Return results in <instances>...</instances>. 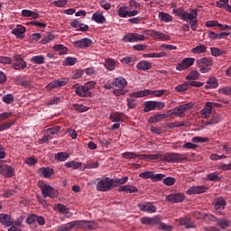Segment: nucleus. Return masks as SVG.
<instances>
[{
	"instance_id": "f3484780",
	"label": "nucleus",
	"mask_w": 231,
	"mask_h": 231,
	"mask_svg": "<svg viewBox=\"0 0 231 231\" xmlns=\"http://www.w3.org/2000/svg\"><path fill=\"white\" fill-rule=\"evenodd\" d=\"M15 171H14V168L11 166H8L7 164H2L0 165V174L5 176V178H13Z\"/></svg>"
},
{
	"instance_id": "8fccbe9b",
	"label": "nucleus",
	"mask_w": 231,
	"mask_h": 231,
	"mask_svg": "<svg viewBox=\"0 0 231 231\" xmlns=\"http://www.w3.org/2000/svg\"><path fill=\"white\" fill-rule=\"evenodd\" d=\"M217 226H220V228L222 229L228 228V226H230V221L226 219H219L217 220Z\"/></svg>"
},
{
	"instance_id": "20e7f679",
	"label": "nucleus",
	"mask_w": 231,
	"mask_h": 231,
	"mask_svg": "<svg viewBox=\"0 0 231 231\" xmlns=\"http://www.w3.org/2000/svg\"><path fill=\"white\" fill-rule=\"evenodd\" d=\"M38 187L41 189L43 198H51V199H55V198L59 196V191L49 184L41 182Z\"/></svg>"
},
{
	"instance_id": "ea45409f",
	"label": "nucleus",
	"mask_w": 231,
	"mask_h": 231,
	"mask_svg": "<svg viewBox=\"0 0 231 231\" xmlns=\"http://www.w3.org/2000/svg\"><path fill=\"white\" fill-rule=\"evenodd\" d=\"M123 116H124L123 113L115 112L110 115L109 120H111V122H122Z\"/></svg>"
},
{
	"instance_id": "6e6d98bb",
	"label": "nucleus",
	"mask_w": 231,
	"mask_h": 231,
	"mask_svg": "<svg viewBox=\"0 0 231 231\" xmlns=\"http://www.w3.org/2000/svg\"><path fill=\"white\" fill-rule=\"evenodd\" d=\"M73 109H75V111H79V113H86L89 107L84 105H73Z\"/></svg>"
},
{
	"instance_id": "69168bd1",
	"label": "nucleus",
	"mask_w": 231,
	"mask_h": 231,
	"mask_svg": "<svg viewBox=\"0 0 231 231\" xmlns=\"http://www.w3.org/2000/svg\"><path fill=\"white\" fill-rule=\"evenodd\" d=\"M125 192L128 194H134V193L138 192V189L132 185H126Z\"/></svg>"
},
{
	"instance_id": "4c0bfd02",
	"label": "nucleus",
	"mask_w": 231,
	"mask_h": 231,
	"mask_svg": "<svg viewBox=\"0 0 231 231\" xmlns=\"http://www.w3.org/2000/svg\"><path fill=\"white\" fill-rule=\"evenodd\" d=\"M128 9H129V7H127V6L119 7V9L117 10V14L119 15V17H123V19L129 17V10Z\"/></svg>"
},
{
	"instance_id": "2eb2a0df",
	"label": "nucleus",
	"mask_w": 231,
	"mask_h": 231,
	"mask_svg": "<svg viewBox=\"0 0 231 231\" xmlns=\"http://www.w3.org/2000/svg\"><path fill=\"white\" fill-rule=\"evenodd\" d=\"M167 201L171 203H181L185 200V194L183 193H172L166 197Z\"/></svg>"
},
{
	"instance_id": "f8f14e48",
	"label": "nucleus",
	"mask_w": 231,
	"mask_h": 231,
	"mask_svg": "<svg viewBox=\"0 0 231 231\" xmlns=\"http://www.w3.org/2000/svg\"><path fill=\"white\" fill-rule=\"evenodd\" d=\"M77 228H85L86 230H97L98 228V225L93 221H86V220H76Z\"/></svg>"
},
{
	"instance_id": "aec40b11",
	"label": "nucleus",
	"mask_w": 231,
	"mask_h": 231,
	"mask_svg": "<svg viewBox=\"0 0 231 231\" xmlns=\"http://www.w3.org/2000/svg\"><path fill=\"white\" fill-rule=\"evenodd\" d=\"M0 223L4 225V226H14V219H12V216L1 213L0 214Z\"/></svg>"
},
{
	"instance_id": "1a4fd4ad",
	"label": "nucleus",
	"mask_w": 231,
	"mask_h": 231,
	"mask_svg": "<svg viewBox=\"0 0 231 231\" xmlns=\"http://www.w3.org/2000/svg\"><path fill=\"white\" fill-rule=\"evenodd\" d=\"M192 107H194V103H186L184 105H180L178 107L174 108V116L183 118L185 116V113H187L189 109H192Z\"/></svg>"
},
{
	"instance_id": "de8ad7c7",
	"label": "nucleus",
	"mask_w": 231,
	"mask_h": 231,
	"mask_svg": "<svg viewBox=\"0 0 231 231\" xmlns=\"http://www.w3.org/2000/svg\"><path fill=\"white\" fill-rule=\"evenodd\" d=\"M198 79H199V72H198V70L190 71L186 77V80H198Z\"/></svg>"
},
{
	"instance_id": "423d86ee",
	"label": "nucleus",
	"mask_w": 231,
	"mask_h": 231,
	"mask_svg": "<svg viewBox=\"0 0 231 231\" xmlns=\"http://www.w3.org/2000/svg\"><path fill=\"white\" fill-rule=\"evenodd\" d=\"M114 183L115 180L113 179H109V177L101 179L97 184V190L99 192H107L113 189Z\"/></svg>"
},
{
	"instance_id": "09e8293b",
	"label": "nucleus",
	"mask_w": 231,
	"mask_h": 231,
	"mask_svg": "<svg viewBox=\"0 0 231 231\" xmlns=\"http://www.w3.org/2000/svg\"><path fill=\"white\" fill-rule=\"evenodd\" d=\"M193 143H207V142H210V139L208 137H199L196 136L191 139Z\"/></svg>"
},
{
	"instance_id": "4be33fe9",
	"label": "nucleus",
	"mask_w": 231,
	"mask_h": 231,
	"mask_svg": "<svg viewBox=\"0 0 231 231\" xmlns=\"http://www.w3.org/2000/svg\"><path fill=\"white\" fill-rule=\"evenodd\" d=\"M79 225V222L77 220L69 222L67 224H64L60 226H59L56 231H69L73 230V228H77V226Z\"/></svg>"
},
{
	"instance_id": "7c9ffc66",
	"label": "nucleus",
	"mask_w": 231,
	"mask_h": 231,
	"mask_svg": "<svg viewBox=\"0 0 231 231\" xmlns=\"http://www.w3.org/2000/svg\"><path fill=\"white\" fill-rule=\"evenodd\" d=\"M105 68L108 69V71H114L116 68V61L111 58H108L105 60Z\"/></svg>"
},
{
	"instance_id": "603ef678",
	"label": "nucleus",
	"mask_w": 231,
	"mask_h": 231,
	"mask_svg": "<svg viewBox=\"0 0 231 231\" xmlns=\"http://www.w3.org/2000/svg\"><path fill=\"white\" fill-rule=\"evenodd\" d=\"M210 50L213 57H221V55H225V51H221L219 48L211 47Z\"/></svg>"
},
{
	"instance_id": "79ce46f5",
	"label": "nucleus",
	"mask_w": 231,
	"mask_h": 231,
	"mask_svg": "<svg viewBox=\"0 0 231 231\" xmlns=\"http://www.w3.org/2000/svg\"><path fill=\"white\" fill-rule=\"evenodd\" d=\"M154 109H156L154 101L144 102L143 113H149V111H154Z\"/></svg>"
},
{
	"instance_id": "4468645a",
	"label": "nucleus",
	"mask_w": 231,
	"mask_h": 231,
	"mask_svg": "<svg viewBox=\"0 0 231 231\" xmlns=\"http://www.w3.org/2000/svg\"><path fill=\"white\" fill-rule=\"evenodd\" d=\"M68 84V80L66 79H57L50 82L47 86L46 88L49 91H53V89H57L59 88H62Z\"/></svg>"
},
{
	"instance_id": "c756f323",
	"label": "nucleus",
	"mask_w": 231,
	"mask_h": 231,
	"mask_svg": "<svg viewBox=\"0 0 231 231\" xmlns=\"http://www.w3.org/2000/svg\"><path fill=\"white\" fill-rule=\"evenodd\" d=\"M223 120V117H221V115L219 114H213L210 120L206 122V125H217L219 122Z\"/></svg>"
},
{
	"instance_id": "f257e3e1",
	"label": "nucleus",
	"mask_w": 231,
	"mask_h": 231,
	"mask_svg": "<svg viewBox=\"0 0 231 231\" xmlns=\"http://www.w3.org/2000/svg\"><path fill=\"white\" fill-rule=\"evenodd\" d=\"M176 17H180L181 21L189 23L182 25L184 32H189L191 28L193 32L198 30V10L192 9L190 13L185 11L183 7L175 8L172 10Z\"/></svg>"
},
{
	"instance_id": "c03bdc74",
	"label": "nucleus",
	"mask_w": 231,
	"mask_h": 231,
	"mask_svg": "<svg viewBox=\"0 0 231 231\" xmlns=\"http://www.w3.org/2000/svg\"><path fill=\"white\" fill-rule=\"evenodd\" d=\"M31 62H32V64H44V56L42 55H37V56H33L31 58Z\"/></svg>"
},
{
	"instance_id": "7ed1b4c3",
	"label": "nucleus",
	"mask_w": 231,
	"mask_h": 231,
	"mask_svg": "<svg viewBox=\"0 0 231 231\" xmlns=\"http://www.w3.org/2000/svg\"><path fill=\"white\" fill-rule=\"evenodd\" d=\"M95 86H97V82L89 81L82 87H79V85H74L73 89H75V93L76 95H78V97H93V92H91V89H94Z\"/></svg>"
},
{
	"instance_id": "473e14b6",
	"label": "nucleus",
	"mask_w": 231,
	"mask_h": 231,
	"mask_svg": "<svg viewBox=\"0 0 231 231\" xmlns=\"http://www.w3.org/2000/svg\"><path fill=\"white\" fill-rule=\"evenodd\" d=\"M219 86V83H217V79L216 78H210L207 81V85L205 86V89H216Z\"/></svg>"
},
{
	"instance_id": "f03ea898",
	"label": "nucleus",
	"mask_w": 231,
	"mask_h": 231,
	"mask_svg": "<svg viewBox=\"0 0 231 231\" xmlns=\"http://www.w3.org/2000/svg\"><path fill=\"white\" fill-rule=\"evenodd\" d=\"M127 79L124 77H117L113 79L112 86H113V95L115 97H122L127 93L125 88H127Z\"/></svg>"
},
{
	"instance_id": "3c124183",
	"label": "nucleus",
	"mask_w": 231,
	"mask_h": 231,
	"mask_svg": "<svg viewBox=\"0 0 231 231\" xmlns=\"http://www.w3.org/2000/svg\"><path fill=\"white\" fill-rule=\"evenodd\" d=\"M14 97L12 94H6L5 96H3L2 97V101L5 103V104H14Z\"/></svg>"
},
{
	"instance_id": "37998d69",
	"label": "nucleus",
	"mask_w": 231,
	"mask_h": 231,
	"mask_svg": "<svg viewBox=\"0 0 231 231\" xmlns=\"http://www.w3.org/2000/svg\"><path fill=\"white\" fill-rule=\"evenodd\" d=\"M53 50L59 51L60 55H66V53H68V48L62 44L54 45Z\"/></svg>"
},
{
	"instance_id": "bf43d9fd",
	"label": "nucleus",
	"mask_w": 231,
	"mask_h": 231,
	"mask_svg": "<svg viewBox=\"0 0 231 231\" xmlns=\"http://www.w3.org/2000/svg\"><path fill=\"white\" fill-rule=\"evenodd\" d=\"M163 178H165V174H163V173H157V174L153 173L152 181L156 183L158 181H162V180H163Z\"/></svg>"
},
{
	"instance_id": "5701e85b",
	"label": "nucleus",
	"mask_w": 231,
	"mask_h": 231,
	"mask_svg": "<svg viewBox=\"0 0 231 231\" xmlns=\"http://www.w3.org/2000/svg\"><path fill=\"white\" fill-rule=\"evenodd\" d=\"M179 225L185 226L186 228H196V224H194L189 217L180 218Z\"/></svg>"
},
{
	"instance_id": "72a5a7b5",
	"label": "nucleus",
	"mask_w": 231,
	"mask_h": 231,
	"mask_svg": "<svg viewBox=\"0 0 231 231\" xmlns=\"http://www.w3.org/2000/svg\"><path fill=\"white\" fill-rule=\"evenodd\" d=\"M167 54L165 53V51H162V52H152V53H148V54H143V57H144V59H162L163 57H166Z\"/></svg>"
},
{
	"instance_id": "cd10ccee",
	"label": "nucleus",
	"mask_w": 231,
	"mask_h": 231,
	"mask_svg": "<svg viewBox=\"0 0 231 231\" xmlns=\"http://www.w3.org/2000/svg\"><path fill=\"white\" fill-rule=\"evenodd\" d=\"M39 171L42 174L43 178H51L55 173L53 169L51 167H42Z\"/></svg>"
},
{
	"instance_id": "6e6552de",
	"label": "nucleus",
	"mask_w": 231,
	"mask_h": 231,
	"mask_svg": "<svg viewBox=\"0 0 231 231\" xmlns=\"http://www.w3.org/2000/svg\"><path fill=\"white\" fill-rule=\"evenodd\" d=\"M142 41H145V36L137 32H127L123 37V42H140Z\"/></svg>"
},
{
	"instance_id": "58836bf2",
	"label": "nucleus",
	"mask_w": 231,
	"mask_h": 231,
	"mask_svg": "<svg viewBox=\"0 0 231 231\" xmlns=\"http://www.w3.org/2000/svg\"><path fill=\"white\" fill-rule=\"evenodd\" d=\"M65 167H67V169H80V167H82V162H78L75 161H70V162H65Z\"/></svg>"
},
{
	"instance_id": "b1692460",
	"label": "nucleus",
	"mask_w": 231,
	"mask_h": 231,
	"mask_svg": "<svg viewBox=\"0 0 231 231\" xmlns=\"http://www.w3.org/2000/svg\"><path fill=\"white\" fill-rule=\"evenodd\" d=\"M136 68L140 71H149L152 68V63L147 60H142L136 65Z\"/></svg>"
},
{
	"instance_id": "0eeeda50",
	"label": "nucleus",
	"mask_w": 231,
	"mask_h": 231,
	"mask_svg": "<svg viewBox=\"0 0 231 231\" xmlns=\"http://www.w3.org/2000/svg\"><path fill=\"white\" fill-rule=\"evenodd\" d=\"M214 64L212 58H201L197 60V65L200 68V73H208L210 71V66Z\"/></svg>"
},
{
	"instance_id": "c85d7f7f",
	"label": "nucleus",
	"mask_w": 231,
	"mask_h": 231,
	"mask_svg": "<svg viewBox=\"0 0 231 231\" xmlns=\"http://www.w3.org/2000/svg\"><path fill=\"white\" fill-rule=\"evenodd\" d=\"M92 21H95L97 24H104L106 23V17L102 13H94L92 15Z\"/></svg>"
},
{
	"instance_id": "a878e982",
	"label": "nucleus",
	"mask_w": 231,
	"mask_h": 231,
	"mask_svg": "<svg viewBox=\"0 0 231 231\" xmlns=\"http://www.w3.org/2000/svg\"><path fill=\"white\" fill-rule=\"evenodd\" d=\"M207 45L199 43V45L191 49V53H195V55H201V53H207Z\"/></svg>"
},
{
	"instance_id": "e2e57ef3",
	"label": "nucleus",
	"mask_w": 231,
	"mask_h": 231,
	"mask_svg": "<svg viewBox=\"0 0 231 231\" xmlns=\"http://www.w3.org/2000/svg\"><path fill=\"white\" fill-rule=\"evenodd\" d=\"M121 62L123 64H130V66H133L134 64V58L132 57H125L121 60Z\"/></svg>"
},
{
	"instance_id": "c9c22d12",
	"label": "nucleus",
	"mask_w": 231,
	"mask_h": 231,
	"mask_svg": "<svg viewBox=\"0 0 231 231\" xmlns=\"http://www.w3.org/2000/svg\"><path fill=\"white\" fill-rule=\"evenodd\" d=\"M202 118H210V115H212V107L208 106V103H206L205 107L200 112Z\"/></svg>"
},
{
	"instance_id": "a211bd4d",
	"label": "nucleus",
	"mask_w": 231,
	"mask_h": 231,
	"mask_svg": "<svg viewBox=\"0 0 231 231\" xmlns=\"http://www.w3.org/2000/svg\"><path fill=\"white\" fill-rule=\"evenodd\" d=\"M28 66V64L21 58V56H15L14 60L13 61V67L21 71V69H24Z\"/></svg>"
},
{
	"instance_id": "0e129e2a",
	"label": "nucleus",
	"mask_w": 231,
	"mask_h": 231,
	"mask_svg": "<svg viewBox=\"0 0 231 231\" xmlns=\"http://www.w3.org/2000/svg\"><path fill=\"white\" fill-rule=\"evenodd\" d=\"M218 93H221V95H227V96H230V95H231V87H224V88H221L218 90Z\"/></svg>"
},
{
	"instance_id": "13d9d810",
	"label": "nucleus",
	"mask_w": 231,
	"mask_h": 231,
	"mask_svg": "<svg viewBox=\"0 0 231 231\" xmlns=\"http://www.w3.org/2000/svg\"><path fill=\"white\" fill-rule=\"evenodd\" d=\"M52 5H54V6H57L58 8H64V6L68 5V0H57L52 2Z\"/></svg>"
},
{
	"instance_id": "a18cd8bd",
	"label": "nucleus",
	"mask_w": 231,
	"mask_h": 231,
	"mask_svg": "<svg viewBox=\"0 0 231 231\" xmlns=\"http://www.w3.org/2000/svg\"><path fill=\"white\" fill-rule=\"evenodd\" d=\"M206 180L208 181H220L219 172H213L207 175Z\"/></svg>"
},
{
	"instance_id": "39448f33",
	"label": "nucleus",
	"mask_w": 231,
	"mask_h": 231,
	"mask_svg": "<svg viewBox=\"0 0 231 231\" xmlns=\"http://www.w3.org/2000/svg\"><path fill=\"white\" fill-rule=\"evenodd\" d=\"M149 95H153L154 97H163L165 95V90L161 89V90H140L137 92H133L130 94V97H133L134 98H142L143 97H147Z\"/></svg>"
},
{
	"instance_id": "680f3d73",
	"label": "nucleus",
	"mask_w": 231,
	"mask_h": 231,
	"mask_svg": "<svg viewBox=\"0 0 231 231\" xmlns=\"http://www.w3.org/2000/svg\"><path fill=\"white\" fill-rule=\"evenodd\" d=\"M57 210H59L61 214H69V209L63 204H58Z\"/></svg>"
},
{
	"instance_id": "f704fd0d",
	"label": "nucleus",
	"mask_w": 231,
	"mask_h": 231,
	"mask_svg": "<svg viewBox=\"0 0 231 231\" xmlns=\"http://www.w3.org/2000/svg\"><path fill=\"white\" fill-rule=\"evenodd\" d=\"M190 89V85H189V81L184 82L183 84L178 85L175 87V91L177 93H185Z\"/></svg>"
},
{
	"instance_id": "9d476101",
	"label": "nucleus",
	"mask_w": 231,
	"mask_h": 231,
	"mask_svg": "<svg viewBox=\"0 0 231 231\" xmlns=\"http://www.w3.org/2000/svg\"><path fill=\"white\" fill-rule=\"evenodd\" d=\"M194 62H196V59L185 58L176 65L175 69H177L178 71H185V69H189V68H190V66H192Z\"/></svg>"
},
{
	"instance_id": "052dcab7",
	"label": "nucleus",
	"mask_w": 231,
	"mask_h": 231,
	"mask_svg": "<svg viewBox=\"0 0 231 231\" xmlns=\"http://www.w3.org/2000/svg\"><path fill=\"white\" fill-rule=\"evenodd\" d=\"M62 98V97H54L47 103V106H57V104H59Z\"/></svg>"
},
{
	"instance_id": "2f4dec72",
	"label": "nucleus",
	"mask_w": 231,
	"mask_h": 231,
	"mask_svg": "<svg viewBox=\"0 0 231 231\" xmlns=\"http://www.w3.org/2000/svg\"><path fill=\"white\" fill-rule=\"evenodd\" d=\"M70 154L66 152H60L55 153L54 158L56 162H66L69 158Z\"/></svg>"
},
{
	"instance_id": "9b49d317",
	"label": "nucleus",
	"mask_w": 231,
	"mask_h": 231,
	"mask_svg": "<svg viewBox=\"0 0 231 231\" xmlns=\"http://www.w3.org/2000/svg\"><path fill=\"white\" fill-rule=\"evenodd\" d=\"M180 156H181L180 153L168 152L164 155H161V161L168 162L169 163H178V162L183 160L180 158Z\"/></svg>"
},
{
	"instance_id": "864d4df0",
	"label": "nucleus",
	"mask_w": 231,
	"mask_h": 231,
	"mask_svg": "<svg viewBox=\"0 0 231 231\" xmlns=\"http://www.w3.org/2000/svg\"><path fill=\"white\" fill-rule=\"evenodd\" d=\"M77 62H79V60H77V58L67 57L64 61V66H75Z\"/></svg>"
},
{
	"instance_id": "a19ab883",
	"label": "nucleus",
	"mask_w": 231,
	"mask_h": 231,
	"mask_svg": "<svg viewBox=\"0 0 231 231\" xmlns=\"http://www.w3.org/2000/svg\"><path fill=\"white\" fill-rule=\"evenodd\" d=\"M159 18L163 23H171L172 21V15L163 12L159 13Z\"/></svg>"
},
{
	"instance_id": "412c9836",
	"label": "nucleus",
	"mask_w": 231,
	"mask_h": 231,
	"mask_svg": "<svg viewBox=\"0 0 231 231\" xmlns=\"http://www.w3.org/2000/svg\"><path fill=\"white\" fill-rule=\"evenodd\" d=\"M11 33H13V35H15L17 39H24V33H26V27L18 24L14 29L11 31Z\"/></svg>"
},
{
	"instance_id": "bb28decb",
	"label": "nucleus",
	"mask_w": 231,
	"mask_h": 231,
	"mask_svg": "<svg viewBox=\"0 0 231 231\" xmlns=\"http://www.w3.org/2000/svg\"><path fill=\"white\" fill-rule=\"evenodd\" d=\"M152 37L153 39H160L161 41H171V36L158 31H152Z\"/></svg>"
},
{
	"instance_id": "338daca9",
	"label": "nucleus",
	"mask_w": 231,
	"mask_h": 231,
	"mask_svg": "<svg viewBox=\"0 0 231 231\" xmlns=\"http://www.w3.org/2000/svg\"><path fill=\"white\" fill-rule=\"evenodd\" d=\"M126 102L129 109H134V107H136V100L133 98H127Z\"/></svg>"
},
{
	"instance_id": "6ab92c4d",
	"label": "nucleus",
	"mask_w": 231,
	"mask_h": 231,
	"mask_svg": "<svg viewBox=\"0 0 231 231\" xmlns=\"http://www.w3.org/2000/svg\"><path fill=\"white\" fill-rule=\"evenodd\" d=\"M208 190V188L206 186H192L187 190V194L189 196H192V194H203Z\"/></svg>"
},
{
	"instance_id": "49530a36",
	"label": "nucleus",
	"mask_w": 231,
	"mask_h": 231,
	"mask_svg": "<svg viewBox=\"0 0 231 231\" xmlns=\"http://www.w3.org/2000/svg\"><path fill=\"white\" fill-rule=\"evenodd\" d=\"M122 156L125 160H134L135 158H138V154H136L134 152H125L122 153Z\"/></svg>"
},
{
	"instance_id": "5fc2aeb1",
	"label": "nucleus",
	"mask_w": 231,
	"mask_h": 231,
	"mask_svg": "<svg viewBox=\"0 0 231 231\" xmlns=\"http://www.w3.org/2000/svg\"><path fill=\"white\" fill-rule=\"evenodd\" d=\"M162 183L167 187H172L176 183V179L172 177H167L162 180Z\"/></svg>"
},
{
	"instance_id": "e433bc0d",
	"label": "nucleus",
	"mask_w": 231,
	"mask_h": 231,
	"mask_svg": "<svg viewBox=\"0 0 231 231\" xmlns=\"http://www.w3.org/2000/svg\"><path fill=\"white\" fill-rule=\"evenodd\" d=\"M226 207V200L223 198H218L215 204L216 210H225V208Z\"/></svg>"
},
{
	"instance_id": "dca6fc26",
	"label": "nucleus",
	"mask_w": 231,
	"mask_h": 231,
	"mask_svg": "<svg viewBox=\"0 0 231 231\" xmlns=\"http://www.w3.org/2000/svg\"><path fill=\"white\" fill-rule=\"evenodd\" d=\"M138 207L142 212H148L149 214L156 212V206L152 205V202L140 203Z\"/></svg>"
},
{
	"instance_id": "ddd939ff",
	"label": "nucleus",
	"mask_w": 231,
	"mask_h": 231,
	"mask_svg": "<svg viewBox=\"0 0 231 231\" xmlns=\"http://www.w3.org/2000/svg\"><path fill=\"white\" fill-rule=\"evenodd\" d=\"M75 48H80L84 50V48H91L93 46V40L89 38H83L81 40H78L73 42Z\"/></svg>"
},
{
	"instance_id": "774afa93",
	"label": "nucleus",
	"mask_w": 231,
	"mask_h": 231,
	"mask_svg": "<svg viewBox=\"0 0 231 231\" xmlns=\"http://www.w3.org/2000/svg\"><path fill=\"white\" fill-rule=\"evenodd\" d=\"M37 221V215H31L26 218L27 225H33Z\"/></svg>"
},
{
	"instance_id": "393cba45",
	"label": "nucleus",
	"mask_w": 231,
	"mask_h": 231,
	"mask_svg": "<svg viewBox=\"0 0 231 231\" xmlns=\"http://www.w3.org/2000/svg\"><path fill=\"white\" fill-rule=\"evenodd\" d=\"M141 223H143V225H158V223H160V218H158L157 217H143L141 218Z\"/></svg>"
},
{
	"instance_id": "4d7b16f0",
	"label": "nucleus",
	"mask_w": 231,
	"mask_h": 231,
	"mask_svg": "<svg viewBox=\"0 0 231 231\" xmlns=\"http://www.w3.org/2000/svg\"><path fill=\"white\" fill-rule=\"evenodd\" d=\"M154 172L152 171H144V172H141L139 174L140 178H143V180H152V176H153Z\"/></svg>"
}]
</instances>
